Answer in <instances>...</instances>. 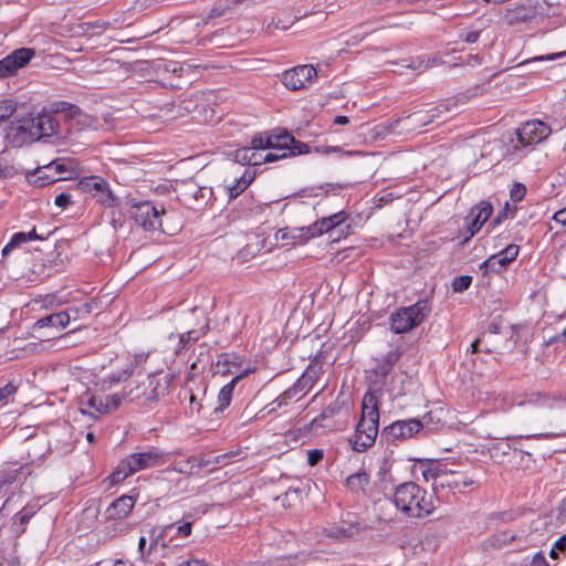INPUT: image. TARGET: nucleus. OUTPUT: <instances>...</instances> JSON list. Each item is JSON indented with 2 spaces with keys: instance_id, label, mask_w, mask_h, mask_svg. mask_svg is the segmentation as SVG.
<instances>
[{
  "instance_id": "obj_1",
  "label": "nucleus",
  "mask_w": 566,
  "mask_h": 566,
  "mask_svg": "<svg viewBox=\"0 0 566 566\" xmlns=\"http://www.w3.org/2000/svg\"><path fill=\"white\" fill-rule=\"evenodd\" d=\"M56 132V122L49 113L25 114L11 122L7 128L8 142L20 147L38 140L42 136H51Z\"/></svg>"
},
{
  "instance_id": "obj_2",
  "label": "nucleus",
  "mask_w": 566,
  "mask_h": 566,
  "mask_svg": "<svg viewBox=\"0 0 566 566\" xmlns=\"http://www.w3.org/2000/svg\"><path fill=\"white\" fill-rule=\"evenodd\" d=\"M398 511L409 518H426L437 509V497L415 482H403L394 492Z\"/></svg>"
},
{
  "instance_id": "obj_3",
  "label": "nucleus",
  "mask_w": 566,
  "mask_h": 566,
  "mask_svg": "<svg viewBox=\"0 0 566 566\" xmlns=\"http://www.w3.org/2000/svg\"><path fill=\"white\" fill-rule=\"evenodd\" d=\"M379 408L378 399L373 392H367L361 401V415L355 432L348 438V443L356 452H364L374 446L378 436Z\"/></svg>"
},
{
  "instance_id": "obj_4",
  "label": "nucleus",
  "mask_w": 566,
  "mask_h": 566,
  "mask_svg": "<svg viewBox=\"0 0 566 566\" xmlns=\"http://www.w3.org/2000/svg\"><path fill=\"white\" fill-rule=\"evenodd\" d=\"M166 461V454L158 449L133 453L118 463L109 476L111 483L122 482L137 471L164 464Z\"/></svg>"
},
{
  "instance_id": "obj_5",
  "label": "nucleus",
  "mask_w": 566,
  "mask_h": 566,
  "mask_svg": "<svg viewBox=\"0 0 566 566\" xmlns=\"http://www.w3.org/2000/svg\"><path fill=\"white\" fill-rule=\"evenodd\" d=\"M430 312L427 301L402 307L390 316V328L395 334H402L420 325Z\"/></svg>"
},
{
  "instance_id": "obj_6",
  "label": "nucleus",
  "mask_w": 566,
  "mask_h": 566,
  "mask_svg": "<svg viewBox=\"0 0 566 566\" xmlns=\"http://www.w3.org/2000/svg\"><path fill=\"white\" fill-rule=\"evenodd\" d=\"M222 174V186L229 199H235L240 196L255 178L254 170L238 166L234 163H228Z\"/></svg>"
},
{
  "instance_id": "obj_7",
  "label": "nucleus",
  "mask_w": 566,
  "mask_h": 566,
  "mask_svg": "<svg viewBox=\"0 0 566 566\" xmlns=\"http://www.w3.org/2000/svg\"><path fill=\"white\" fill-rule=\"evenodd\" d=\"M346 219L347 214L343 211H339L329 217L322 218L307 228L295 229L291 234V243H305L314 237L332 231L336 227L344 223Z\"/></svg>"
},
{
  "instance_id": "obj_8",
  "label": "nucleus",
  "mask_w": 566,
  "mask_h": 566,
  "mask_svg": "<svg viewBox=\"0 0 566 566\" xmlns=\"http://www.w3.org/2000/svg\"><path fill=\"white\" fill-rule=\"evenodd\" d=\"M80 189L96 199L104 207H116L118 198L111 190L109 184L99 176H86L78 181Z\"/></svg>"
},
{
  "instance_id": "obj_9",
  "label": "nucleus",
  "mask_w": 566,
  "mask_h": 566,
  "mask_svg": "<svg viewBox=\"0 0 566 566\" xmlns=\"http://www.w3.org/2000/svg\"><path fill=\"white\" fill-rule=\"evenodd\" d=\"M164 209H158L148 201L135 203L132 206L130 216L135 223L145 231H164L161 229V214Z\"/></svg>"
},
{
  "instance_id": "obj_10",
  "label": "nucleus",
  "mask_w": 566,
  "mask_h": 566,
  "mask_svg": "<svg viewBox=\"0 0 566 566\" xmlns=\"http://www.w3.org/2000/svg\"><path fill=\"white\" fill-rule=\"evenodd\" d=\"M124 397V395L113 394V396L111 397L112 403L107 405L104 403L103 397L96 396L87 391L85 395L81 397L78 409L82 415H87L96 419L99 415L108 413L116 410L120 406Z\"/></svg>"
},
{
  "instance_id": "obj_11",
  "label": "nucleus",
  "mask_w": 566,
  "mask_h": 566,
  "mask_svg": "<svg viewBox=\"0 0 566 566\" xmlns=\"http://www.w3.org/2000/svg\"><path fill=\"white\" fill-rule=\"evenodd\" d=\"M274 3L280 10L287 11L284 19L277 18L269 24L277 30H287L297 19L310 13V0H274Z\"/></svg>"
},
{
  "instance_id": "obj_12",
  "label": "nucleus",
  "mask_w": 566,
  "mask_h": 566,
  "mask_svg": "<svg viewBox=\"0 0 566 566\" xmlns=\"http://www.w3.org/2000/svg\"><path fill=\"white\" fill-rule=\"evenodd\" d=\"M474 93L472 90L460 93L457 96L447 101L446 104L433 107L429 111H419L413 113L410 118L413 124L424 126L433 120L434 117H438L442 112H451L458 108L460 105L465 104Z\"/></svg>"
},
{
  "instance_id": "obj_13",
  "label": "nucleus",
  "mask_w": 566,
  "mask_h": 566,
  "mask_svg": "<svg viewBox=\"0 0 566 566\" xmlns=\"http://www.w3.org/2000/svg\"><path fill=\"white\" fill-rule=\"evenodd\" d=\"M317 72L312 65H297L283 73L282 82L291 91L304 90L313 84Z\"/></svg>"
},
{
  "instance_id": "obj_14",
  "label": "nucleus",
  "mask_w": 566,
  "mask_h": 566,
  "mask_svg": "<svg viewBox=\"0 0 566 566\" xmlns=\"http://www.w3.org/2000/svg\"><path fill=\"white\" fill-rule=\"evenodd\" d=\"M520 252V247L516 244H509L500 252L492 254L480 265V271L483 275L489 273H500L504 271L507 265L514 261Z\"/></svg>"
},
{
  "instance_id": "obj_15",
  "label": "nucleus",
  "mask_w": 566,
  "mask_h": 566,
  "mask_svg": "<svg viewBox=\"0 0 566 566\" xmlns=\"http://www.w3.org/2000/svg\"><path fill=\"white\" fill-rule=\"evenodd\" d=\"M552 133L551 127L542 120L524 123L517 129V140L523 146H533L546 139Z\"/></svg>"
},
{
  "instance_id": "obj_16",
  "label": "nucleus",
  "mask_w": 566,
  "mask_h": 566,
  "mask_svg": "<svg viewBox=\"0 0 566 566\" xmlns=\"http://www.w3.org/2000/svg\"><path fill=\"white\" fill-rule=\"evenodd\" d=\"M421 431L422 424L419 423V419L416 418L398 420L385 428L387 439L392 442L413 438Z\"/></svg>"
},
{
  "instance_id": "obj_17",
  "label": "nucleus",
  "mask_w": 566,
  "mask_h": 566,
  "mask_svg": "<svg viewBox=\"0 0 566 566\" xmlns=\"http://www.w3.org/2000/svg\"><path fill=\"white\" fill-rule=\"evenodd\" d=\"M136 500L129 495H122L113 501L105 511V518L126 520L135 506Z\"/></svg>"
},
{
  "instance_id": "obj_18",
  "label": "nucleus",
  "mask_w": 566,
  "mask_h": 566,
  "mask_svg": "<svg viewBox=\"0 0 566 566\" xmlns=\"http://www.w3.org/2000/svg\"><path fill=\"white\" fill-rule=\"evenodd\" d=\"M493 208L489 201H481L471 209V220L468 223L470 237L474 235L492 216Z\"/></svg>"
},
{
  "instance_id": "obj_19",
  "label": "nucleus",
  "mask_w": 566,
  "mask_h": 566,
  "mask_svg": "<svg viewBox=\"0 0 566 566\" xmlns=\"http://www.w3.org/2000/svg\"><path fill=\"white\" fill-rule=\"evenodd\" d=\"M251 371V369H245L244 371L234 376L230 382H228L220 389L218 395V407L216 408V410L222 411L230 405L235 384L243 377L248 376Z\"/></svg>"
},
{
  "instance_id": "obj_20",
  "label": "nucleus",
  "mask_w": 566,
  "mask_h": 566,
  "mask_svg": "<svg viewBox=\"0 0 566 566\" xmlns=\"http://www.w3.org/2000/svg\"><path fill=\"white\" fill-rule=\"evenodd\" d=\"M272 146L280 147L286 149L291 155L303 154V148H306L305 145L291 147L292 144H295V139L287 133H280L271 135Z\"/></svg>"
},
{
  "instance_id": "obj_21",
  "label": "nucleus",
  "mask_w": 566,
  "mask_h": 566,
  "mask_svg": "<svg viewBox=\"0 0 566 566\" xmlns=\"http://www.w3.org/2000/svg\"><path fill=\"white\" fill-rule=\"evenodd\" d=\"M71 315L69 312H59L38 319L34 323V328H43L46 326H57L64 328L69 325Z\"/></svg>"
},
{
  "instance_id": "obj_22",
  "label": "nucleus",
  "mask_w": 566,
  "mask_h": 566,
  "mask_svg": "<svg viewBox=\"0 0 566 566\" xmlns=\"http://www.w3.org/2000/svg\"><path fill=\"white\" fill-rule=\"evenodd\" d=\"M130 524L126 520H109L105 518L104 531L105 534L113 538L125 535L129 532Z\"/></svg>"
},
{
  "instance_id": "obj_23",
  "label": "nucleus",
  "mask_w": 566,
  "mask_h": 566,
  "mask_svg": "<svg viewBox=\"0 0 566 566\" xmlns=\"http://www.w3.org/2000/svg\"><path fill=\"white\" fill-rule=\"evenodd\" d=\"M369 474L365 470H359L346 479V486L352 492H364L366 486L369 484Z\"/></svg>"
},
{
  "instance_id": "obj_24",
  "label": "nucleus",
  "mask_w": 566,
  "mask_h": 566,
  "mask_svg": "<svg viewBox=\"0 0 566 566\" xmlns=\"http://www.w3.org/2000/svg\"><path fill=\"white\" fill-rule=\"evenodd\" d=\"M149 386L153 387L151 394L146 397V399H157L160 396L167 394L168 388L170 386L171 377L166 375L164 377H149Z\"/></svg>"
},
{
  "instance_id": "obj_25",
  "label": "nucleus",
  "mask_w": 566,
  "mask_h": 566,
  "mask_svg": "<svg viewBox=\"0 0 566 566\" xmlns=\"http://www.w3.org/2000/svg\"><path fill=\"white\" fill-rule=\"evenodd\" d=\"M443 413L442 409H438L434 411H429L421 419H419V423L422 424V431L428 430L432 431L441 427L442 424V418L441 415Z\"/></svg>"
},
{
  "instance_id": "obj_26",
  "label": "nucleus",
  "mask_w": 566,
  "mask_h": 566,
  "mask_svg": "<svg viewBox=\"0 0 566 566\" xmlns=\"http://www.w3.org/2000/svg\"><path fill=\"white\" fill-rule=\"evenodd\" d=\"M12 62H14V66L17 71L23 66H25L31 59L35 55V51L30 48H21L15 51H13L11 54H9Z\"/></svg>"
},
{
  "instance_id": "obj_27",
  "label": "nucleus",
  "mask_w": 566,
  "mask_h": 566,
  "mask_svg": "<svg viewBox=\"0 0 566 566\" xmlns=\"http://www.w3.org/2000/svg\"><path fill=\"white\" fill-rule=\"evenodd\" d=\"M200 467L201 464L196 458H188L187 460L175 462L170 470L185 475H189L193 472L195 469H199Z\"/></svg>"
},
{
  "instance_id": "obj_28",
  "label": "nucleus",
  "mask_w": 566,
  "mask_h": 566,
  "mask_svg": "<svg viewBox=\"0 0 566 566\" xmlns=\"http://www.w3.org/2000/svg\"><path fill=\"white\" fill-rule=\"evenodd\" d=\"M188 193L192 196L197 202L203 203L210 200L212 190L209 187H198L195 184H190L188 186Z\"/></svg>"
},
{
  "instance_id": "obj_29",
  "label": "nucleus",
  "mask_w": 566,
  "mask_h": 566,
  "mask_svg": "<svg viewBox=\"0 0 566 566\" xmlns=\"http://www.w3.org/2000/svg\"><path fill=\"white\" fill-rule=\"evenodd\" d=\"M421 474L426 482L438 480V461H423L420 463Z\"/></svg>"
},
{
  "instance_id": "obj_30",
  "label": "nucleus",
  "mask_w": 566,
  "mask_h": 566,
  "mask_svg": "<svg viewBox=\"0 0 566 566\" xmlns=\"http://www.w3.org/2000/svg\"><path fill=\"white\" fill-rule=\"evenodd\" d=\"M252 150L253 149L251 147H242L237 149L233 154V160L231 163L244 167L245 165H248V163L253 161L251 157Z\"/></svg>"
},
{
  "instance_id": "obj_31",
  "label": "nucleus",
  "mask_w": 566,
  "mask_h": 566,
  "mask_svg": "<svg viewBox=\"0 0 566 566\" xmlns=\"http://www.w3.org/2000/svg\"><path fill=\"white\" fill-rule=\"evenodd\" d=\"M290 155L291 154L289 151H286V149L272 146V147L269 148V153H266L264 155L263 161L271 163V161H275V160H279V159H282V158H286Z\"/></svg>"
},
{
  "instance_id": "obj_32",
  "label": "nucleus",
  "mask_w": 566,
  "mask_h": 566,
  "mask_svg": "<svg viewBox=\"0 0 566 566\" xmlns=\"http://www.w3.org/2000/svg\"><path fill=\"white\" fill-rule=\"evenodd\" d=\"M27 242L25 232H18L12 235L10 241L4 245L2 249V254L6 255L17 247L21 245L22 243Z\"/></svg>"
},
{
  "instance_id": "obj_33",
  "label": "nucleus",
  "mask_w": 566,
  "mask_h": 566,
  "mask_svg": "<svg viewBox=\"0 0 566 566\" xmlns=\"http://www.w3.org/2000/svg\"><path fill=\"white\" fill-rule=\"evenodd\" d=\"M13 63L10 55L0 60V77H8L17 72Z\"/></svg>"
},
{
  "instance_id": "obj_34",
  "label": "nucleus",
  "mask_w": 566,
  "mask_h": 566,
  "mask_svg": "<svg viewBox=\"0 0 566 566\" xmlns=\"http://www.w3.org/2000/svg\"><path fill=\"white\" fill-rule=\"evenodd\" d=\"M272 147L271 135L269 136H258L254 137L251 142V148L255 151L265 150Z\"/></svg>"
},
{
  "instance_id": "obj_35",
  "label": "nucleus",
  "mask_w": 566,
  "mask_h": 566,
  "mask_svg": "<svg viewBox=\"0 0 566 566\" xmlns=\"http://www.w3.org/2000/svg\"><path fill=\"white\" fill-rule=\"evenodd\" d=\"M472 277L469 275L458 276L452 282V289L454 292H463L471 285Z\"/></svg>"
},
{
  "instance_id": "obj_36",
  "label": "nucleus",
  "mask_w": 566,
  "mask_h": 566,
  "mask_svg": "<svg viewBox=\"0 0 566 566\" xmlns=\"http://www.w3.org/2000/svg\"><path fill=\"white\" fill-rule=\"evenodd\" d=\"M336 0H310V12L332 9Z\"/></svg>"
},
{
  "instance_id": "obj_37",
  "label": "nucleus",
  "mask_w": 566,
  "mask_h": 566,
  "mask_svg": "<svg viewBox=\"0 0 566 566\" xmlns=\"http://www.w3.org/2000/svg\"><path fill=\"white\" fill-rule=\"evenodd\" d=\"M287 403V392L281 395L275 400H273L271 403H269L264 409H262L260 412H263L266 410V413H272L282 406H285Z\"/></svg>"
},
{
  "instance_id": "obj_38",
  "label": "nucleus",
  "mask_w": 566,
  "mask_h": 566,
  "mask_svg": "<svg viewBox=\"0 0 566 566\" xmlns=\"http://www.w3.org/2000/svg\"><path fill=\"white\" fill-rule=\"evenodd\" d=\"M15 107L10 101L0 102V122L8 119L14 113Z\"/></svg>"
},
{
  "instance_id": "obj_39",
  "label": "nucleus",
  "mask_w": 566,
  "mask_h": 566,
  "mask_svg": "<svg viewBox=\"0 0 566 566\" xmlns=\"http://www.w3.org/2000/svg\"><path fill=\"white\" fill-rule=\"evenodd\" d=\"M53 111L56 113L69 112L71 116H76L77 114H80V108L77 106L69 104L66 102L56 103L54 105Z\"/></svg>"
},
{
  "instance_id": "obj_40",
  "label": "nucleus",
  "mask_w": 566,
  "mask_h": 566,
  "mask_svg": "<svg viewBox=\"0 0 566 566\" xmlns=\"http://www.w3.org/2000/svg\"><path fill=\"white\" fill-rule=\"evenodd\" d=\"M458 472L450 469L448 463L438 461V475L441 481H446L449 476L457 475Z\"/></svg>"
},
{
  "instance_id": "obj_41",
  "label": "nucleus",
  "mask_w": 566,
  "mask_h": 566,
  "mask_svg": "<svg viewBox=\"0 0 566 566\" xmlns=\"http://www.w3.org/2000/svg\"><path fill=\"white\" fill-rule=\"evenodd\" d=\"M557 551H560V552L566 551V534H564L563 536H560L558 539L555 541V543L553 544V547L549 552V556L552 558H557L558 557Z\"/></svg>"
},
{
  "instance_id": "obj_42",
  "label": "nucleus",
  "mask_w": 566,
  "mask_h": 566,
  "mask_svg": "<svg viewBox=\"0 0 566 566\" xmlns=\"http://www.w3.org/2000/svg\"><path fill=\"white\" fill-rule=\"evenodd\" d=\"M492 408L494 410H502L505 411L510 408V403L506 402V395L505 394H499L494 397Z\"/></svg>"
},
{
  "instance_id": "obj_43",
  "label": "nucleus",
  "mask_w": 566,
  "mask_h": 566,
  "mask_svg": "<svg viewBox=\"0 0 566 566\" xmlns=\"http://www.w3.org/2000/svg\"><path fill=\"white\" fill-rule=\"evenodd\" d=\"M17 391V387L9 382L0 388V403L6 402L7 399L13 396Z\"/></svg>"
},
{
  "instance_id": "obj_44",
  "label": "nucleus",
  "mask_w": 566,
  "mask_h": 566,
  "mask_svg": "<svg viewBox=\"0 0 566 566\" xmlns=\"http://www.w3.org/2000/svg\"><path fill=\"white\" fill-rule=\"evenodd\" d=\"M324 457V453L319 449H313L307 452V463L311 467L316 465Z\"/></svg>"
},
{
  "instance_id": "obj_45",
  "label": "nucleus",
  "mask_w": 566,
  "mask_h": 566,
  "mask_svg": "<svg viewBox=\"0 0 566 566\" xmlns=\"http://www.w3.org/2000/svg\"><path fill=\"white\" fill-rule=\"evenodd\" d=\"M525 192H526V189L523 185L521 184H515L511 191H510V195H511V198L513 201H520L523 199V197L525 196Z\"/></svg>"
},
{
  "instance_id": "obj_46",
  "label": "nucleus",
  "mask_w": 566,
  "mask_h": 566,
  "mask_svg": "<svg viewBox=\"0 0 566 566\" xmlns=\"http://www.w3.org/2000/svg\"><path fill=\"white\" fill-rule=\"evenodd\" d=\"M565 55H566V52H558V53H553V54H547V55H539V56H535L533 59L526 60V61L522 62L521 64H526V63L535 62V61H553V60L563 57Z\"/></svg>"
},
{
  "instance_id": "obj_47",
  "label": "nucleus",
  "mask_w": 566,
  "mask_h": 566,
  "mask_svg": "<svg viewBox=\"0 0 566 566\" xmlns=\"http://www.w3.org/2000/svg\"><path fill=\"white\" fill-rule=\"evenodd\" d=\"M480 38V31L471 30L460 33V39L467 43H475Z\"/></svg>"
},
{
  "instance_id": "obj_48",
  "label": "nucleus",
  "mask_w": 566,
  "mask_h": 566,
  "mask_svg": "<svg viewBox=\"0 0 566 566\" xmlns=\"http://www.w3.org/2000/svg\"><path fill=\"white\" fill-rule=\"evenodd\" d=\"M146 544H147L146 537L145 536H140L139 539H138V553H139V556H140L142 560H144L146 558V556L149 555L150 549L153 547V545H150L148 548H146Z\"/></svg>"
},
{
  "instance_id": "obj_49",
  "label": "nucleus",
  "mask_w": 566,
  "mask_h": 566,
  "mask_svg": "<svg viewBox=\"0 0 566 566\" xmlns=\"http://www.w3.org/2000/svg\"><path fill=\"white\" fill-rule=\"evenodd\" d=\"M14 175L13 166L6 164L2 158H0V178H9Z\"/></svg>"
},
{
  "instance_id": "obj_50",
  "label": "nucleus",
  "mask_w": 566,
  "mask_h": 566,
  "mask_svg": "<svg viewBox=\"0 0 566 566\" xmlns=\"http://www.w3.org/2000/svg\"><path fill=\"white\" fill-rule=\"evenodd\" d=\"M71 195L62 192L55 197L54 203L59 208H66L71 203Z\"/></svg>"
},
{
  "instance_id": "obj_51",
  "label": "nucleus",
  "mask_w": 566,
  "mask_h": 566,
  "mask_svg": "<svg viewBox=\"0 0 566 566\" xmlns=\"http://www.w3.org/2000/svg\"><path fill=\"white\" fill-rule=\"evenodd\" d=\"M34 511L29 507H23L18 514L17 518L20 521L21 524H25L29 522V520L33 516Z\"/></svg>"
},
{
  "instance_id": "obj_52",
  "label": "nucleus",
  "mask_w": 566,
  "mask_h": 566,
  "mask_svg": "<svg viewBox=\"0 0 566 566\" xmlns=\"http://www.w3.org/2000/svg\"><path fill=\"white\" fill-rule=\"evenodd\" d=\"M460 474L449 476L446 481H440L441 486H448L451 489H459L460 488Z\"/></svg>"
},
{
  "instance_id": "obj_53",
  "label": "nucleus",
  "mask_w": 566,
  "mask_h": 566,
  "mask_svg": "<svg viewBox=\"0 0 566 566\" xmlns=\"http://www.w3.org/2000/svg\"><path fill=\"white\" fill-rule=\"evenodd\" d=\"M400 357V352L398 349L389 350L384 357L385 363L388 366H392Z\"/></svg>"
},
{
  "instance_id": "obj_54",
  "label": "nucleus",
  "mask_w": 566,
  "mask_h": 566,
  "mask_svg": "<svg viewBox=\"0 0 566 566\" xmlns=\"http://www.w3.org/2000/svg\"><path fill=\"white\" fill-rule=\"evenodd\" d=\"M317 151L324 155H328L331 153H342L343 155L350 156L356 154L355 151H342L339 147H319L317 148Z\"/></svg>"
},
{
  "instance_id": "obj_55",
  "label": "nucleus",
  "mask_w": 566,
  "mask_h": 566,
  "mask_svg": "<svg viewBox=\"0 0 566 566\" xmlns=\"http://www.w3.org/2000/svg\"><path fill=\"white\" fill-rule=\"evenodd\" d=\"M39 172L44 175V176H39L38 180L34 181L40 187H43L44 185L51 184V182L60 179V177H50V176H48L45 174V171H39Z\"/></svg>"
},
{
  "instance_id": "obj_56",
  "label": "nucleus",
  "mask_w": 566,
  "mask_h": 566,
  "mask_svg": "<svg viewBox=\"0 0 566 566\" xmlns=\"http://www.w3.org/2000/svg\"><path fill=\"white\" fill-rule=\"evenodd\" d=\"M192 524L191 522H186L182 525L177 527V534L181 537H188L191 534Z\"/></svg>"
},
{
  "instance_id": "obj_57",
  "label": "nucleus",
  "mask_w": 566,
  "mask_h": 566,
  "mask_svg": "<svg viewBox=\"0 0 566 566\" xmlns=\"http://www.w3.org/2000/svg\"><path fill=\"white\" fill-rule=\"evenodd\" d=\"M553 220L557 223L566 226V207L556 211L553 216Z\"/></svg>"
},
{
  "instance_id": "obj_58",
  "label": "nucleus",
  "mask_w": 566,
  "mask_h": 566,
  "mask_svg": "<svg viewBox=\"0 0 566 566\" xmlns=\"http://www.w3.org/2000/svg\"><path fill=\"white\" fill-rule=\"evenodd\" d=\"M46 171L55 170L56 174L61 175L65 171L64 165L57 163H51L45 167Z\"/></svg>"
},
{
  "instance_id": "obj_59",
  "label": "nucleus",
  "mask_w": 566,
  "mask_h": 566,
  "mask_svg": "<svg viewBox=\"0 0 566 566\" xmlns=\"http://www.w3.org/2000/svg\"><path fill=\"white\" fill-rule=\"evenodd\" d=\"M251 157H252L253 161L248 163V165L256 166V165H260L261 163H264L263 161L264 156L262 154H260L259 151L252 150Z\"/></svg>"
},
{
  "instance_id": "obj_60",
  "label": "nucleus",
  "mask_w": 566,
  "mask_h": 566,
  "mask_svg": "<svg viewBox=\"0 0 566 566\" xmlns=\"http://www.w3.org/2000/svg\"><path fill=\"white\" fill-rule=\"evenodd\" d=\"M459 478H460V488L461 486L468 488V486H471L474 484V480L471 478L463 476V475H460Z\"/></svg>"
},
{
  "instance_id": "obj_61",
  "label": "nucleus",
  "mask_w": 566,
  "mask_h": 566,
  "mask_svg": "<svg viewBox=\"0 0 566 566\" xmlns=\"http://www.w3.org/2000/svg\"><path fill=\"white\" fill-rule=\"evenodd\" d=\"M25 237H27V241L42 240V238L40 235H38L35 229H32L31 231L25 232Z\"/></svg>"
},
{
  "instance_id": "obj_62",
  "label": "nucleus",
  "mask_w": 566,
  "mask_h": 566,
  "mask_svg": "<svg viewBox=\"0 0 566 566\" xmlns=\"http://www.w3.org/2000/svg\"><path fill=\"white\" fill-rule=\"evenodd\" d=\"M334 123L337 125H345L348 123V118L346 116H337L335 117Z\"/></svg>"
},
{
  "instance_id": "obj_63",
  "label": "nucleus",
  "mask_w": 566,
  "mask_h": 566,
  "mask_svg": "<svg viewBox=\"0 0 566 566\" xmlns=\"http://www.w3.org/2000/svg\"><path fill=\"white\" fill-rule=\"evenodd\" d=\"M470 350L472 353H476L479 350V339H475L471 345H470Z\"/></svg>"
},
{
  "instance_id": "obj_64",
  "label": "nucleus",
  "mask_w": 566,
  "mask_h": 566,
  "mask_svg": "<svg viewBox=\"0 0 566 566\" xmlns=\"http://www.w3.org/2000/svg\"><path fill=\"white\" fill-rule=\"evenodd\" d=\"M555 339L566 342V328L558 336H556Z\"/></svg>"
}]
</instances>
